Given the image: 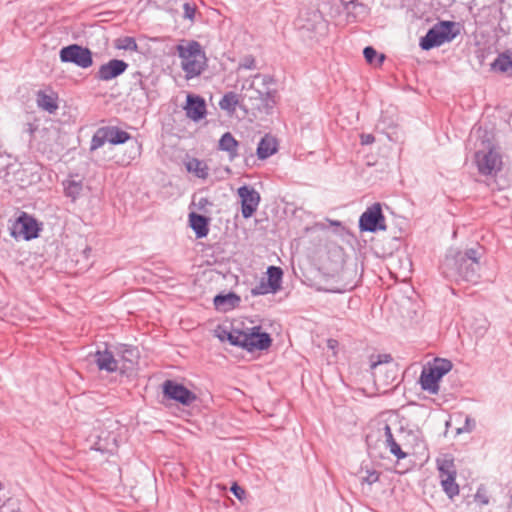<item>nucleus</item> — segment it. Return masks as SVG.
<instances>
[{
	"label": "nucleus",
	"mask_w": 512,
	"mask_h": 512,
	"mask_svg": "<svg viewBox=\"0 0 512 512\" xmlns=\"http://www.w3.org/2000/svg\"><path fill=\"white\" fill-rule=\"evenodd\" d=\"M480 249L469 248L464 251L450 249L441 263L442 275L457 283L476 284L480 278Z\"/></svg>",
	"instance_id": "1"
},
{
	"label": "nucleus",
	"mask_w": 512,
	"mask_h": 512,
	"mask_svg": "<svg viewBox=\"0 0 512 512\" xmlns=\"http://www.w3.org/2000/svg\"><path fill=\"white\" fill-rule=\"evenodd\" d=\"M181 60L180 66L187 80L200 76L208 67V59L202 45L196 40L183 39L175 47Z\"/></svg>",
	"instance_id": "2"
},
{
	"label": "nucleus",
	"mask_w": 512,
	"mask_h": 512,
	"mask_svg": "<svg viewBox=\"0 0 512 512\" xmlns=\"http://www.w3.org/2000/svg\"><path fill=\"white\" fill-rule=\"evenodd\" d=\"M453 365L450 360L436 358L433 364L428 367H424L420 375L421 388L432 394H436L439 391V381L447 374Z\"/></svg>",
	"instance_id": "3"
},
{
	"label": "nucleus",
	"mask_w": 512,
	"mask_h": 512,
	"mask_svg": "<svg viewBox=\"0 0 512 512\" xmlns=\"http://www.w3.org/2000/svg\"><path fill=\"white\" fill-rule=\"evenodd\" d=\"M456 23L452 21H440L428 30L426 35L420 40V47L422 50H430L434 47H439L446 42L452 41L457 32L453 31Z\"/></svg>",
	"instance_id": "4"
},
{
	"label": "nucleus",
	"mask_w": 512,
	"mask_h": 512,
	"mask_svg": "<svg viewBox=\"0 0 512 512\" xmlns=\"http://www.w3.org/2000/svg\"><path fill=\"white\" fill-rule=\"evenodd\" d=\"M370 370L376 384L389 386L396 379L397 369L390 354L371 355Z\"/></svg>",
	"instance_id": "5"
},
{
	"label": "nucleus",
	"mask_w": 512,
	"mask_h": 512,
	"mask_svg": "<svg viewBox=\"0 0 512 512\" xmlns=\"http://www.w3.org/2000/svg\"><path fill=\"white\" fill-rule=\"evenodd\" d=\"M40 229L37 220L33 216L26 212H21L12 223L10 234L16 240L21 238L29 241L39 236Z\"/></svg>",
	"instance_id": "6"
},
{
	"label": "nucleus",
	"mask_w": 512,
	"mask_h": 512,
	"mask_svg": "<svg viewBox=\"0 0 512 512\" xmlns=\"http://www.w3.org/2000/svg\"><path fill=\"white\" fill-rule=\"evenodd\" d=\"M272 339L267 332H262L260 326L241 329L240 347L253 352L255 350H266L271 346Z\"/></svg>",
	"instance_id": "7"
},
{
	"label": "nucleus",
	"mask_w": 512,
	"mask_h": 512,
	"mask_svg": "<svg viewBox=\"0 0 512 512\" xmlns=\"http://www.w3.org/2000/svg\"><path fill=\"white\" fill-rule=\"evenodd\" d=\"M59 57L63 63H73L76 66L86 69L92 66L93 58L90 49L78 44H71L60 50Z\"/></svg>",
	"instance_id": "8"
},
{
	"label": "nucleus",
	"mask_w": 512,
	"mask_h": 512,
	"mask_svg": "<svg viewBox=\"0 0 512 512\" xmlns=\"http://www.w3.org/2000/svg\"><path fill=\"white\" fill-rule=\"evenodd\" d=\"M359 228L361 231L376 232L385 230V217L379 203H374L366 209L359 218Z\"/></svg>",
	"instance_id": "9"
},
{
	"label": "nucleus",
	"mask_w": 512,
	"mask_h": 512,
	"mask_svg": "<svg viewBox=\"0 0 512 512\" xmlns=\"http://www.w3.org/2000/svg\"><path fill=\"white\" fill-rule=\"evenodd\" d=\"M238 196L241 199V214L243 218L248 219L257 211L260 204V194L252 186L243 185L238 188Z\"/></svg>",
	"instance_id": "10"
},
{
	"label": "nucleus",
	"mask_w": 512,
	"mask_h": 512,
	"mask_svg": "<svg viewBox=\"0 0 512 512\" xmlns=\"http://www.w3.org/2000/svg\"><path fill=\"white\" fill-rule=\"evenodd\" d=\"M163 393L168 399L177 401L185 406L191 405L197 399L192 391L173 380H166L163 383Z\"/></svg>",
	"instance_id": "11"
},
{
	"label": "nucleus",
	"mask_w": 512,
	"mask_h": 512,
	"mask_svg": "<svg viewBox=\"0 0 512 512\" xmlns=\"http://www.w3.org/2000/svg\"><path fill=\"white\" fill-rule=\"evenodd\" d=\"M475 162L480 174L491 175L500 170L502 161L500 155L493 149L489 151H477Z\"/></svg>",
	"instance_id": "12"
},
{
	"label": "nucleus",
	"mask_w": 512,
	"mask_h": 512,
	"mask_svg": "<svg viewBox=\"0 0 512 512\" xmlns=\"http://www.w3.org/2000/svg\"><path fill=\"white\" fill-rule=\"evenodd\" d=\"M93 360L100 371H105L107 373H113L118 370H120L121 373H124L125 370L130 367L125 364L119 366V360L116 359L112 352L107 349L104 351H96L93 354Z\"/></svg>",
	"instance_id": "13"
},
{
	"label": "nucleus",
	"mask_w": 512,
	"mask_h": 512,
	"mask_svg": "<svg viewBox=\"0 0 512 512\" xmlns=\"http://www.w3.org/2000/svg\"><path fill=\"white\" fill-rule=\"evenodd\" d=\"M127 68L128 63L124 60L111 59L99 67L96 78L101 81H110L123 74Z\"/></svg>",
	"instance_id": "14"
},
{
	"label": "nucleus",
	"mask_w": 512,
	"mask_h": 512,
	"mask_svg": "<svg viewBox=\"0 0 512 512\" xmlns=\"http://www.w3.org/2000/svg\"><path fill=\"white\" fill-rule=\"evenodd\" d=\"M186 115L193 121H199L206 116L205 100L197 95L189 94L186 101Z\"/></svg>",
	"instance_id": "15"
},
{
	"label": "nucleus",
	"mask_w": 512,
	"mask_h": 512,
	"mask_svg": "<svg viewBox=\"0 0 512 512\" xmlns=\"http://www.w3.org/2000/svg\"><path fill=\"white\" fill-rule=\"evenodd\" d=\"M93 447L102 453H112L117 448L116 435L106 430H101L96 436Z\"/></svg>",
	"instance_id": "16"
},
{
	"label": "nucleus",
	"mask_w": 512,
	"mask_h": 512,
	"mask_svg": "<svg viewBox=\"0 0 512 512\" xmlns=\"http://www.w3.org/2000/svg\"><path fill=\"white\" fill-rule=\"evenodd\" d=\"M209 222L210 218L191 212L189 214L190 227L195 232L197 238H204L209 233Z\"/></svg>",
	"instance_id": "17"
},
{
	"label": "nucleus",
	"mask_w": 512,
	"mask_h": 512,
	"mask_svg": "<svg viewBox=\"0 0 512 512\" xmlns=\"http://www.w3.org/2000/svg\"><path fill=\"white\" fill-rule=\"evenodd\" d=\"M240 301L241 299L238 295L230 292L227 294L216 295L214 297L213 303L218 311L227 312L237 307Z\"/></svg>",
	"instance_id": "18"
},
{
	"label": "nucleus",
	"mask_w": 512,
	"mask_h": 512,
	"mask_svg": "<svg viewBox=\"0 0 512 512\" xmlns=\"http://www.w3.org/2000/svg\"><path fill=\"white\" fill-rule=\"evenodd\" d=\"M78 175H70L63 181L64 194L72 201H76L83 191V180L76 179Z\"/></svg>",
	"instance_id": "19"
},
{
	"label": "nucleus",
	"mask_w": 512,
	"mask_h": 512,
	"mask_svg": "<svg viewBox=\"0 0 512 512\" xmlns=\"http://www.w3.org/2000/svg\"><path fill=\"white\" fill-rule=\"evenodd\" d=\"M238 146V141L230 132L224 133L221 136L218 144L219 150L228 153L230 161H233L236 157H238Z\"/></svg>",
	"instance_id": "20"
},
{
	"label": "nucleus",
	"mask_w": 512,
	"mask_h": 512,
	"mask_svg": "<svg viewBox=\"0 0 512 512\" xmlns=\"http://www.w3.org/2000/svg\"><path fill=\"white\" fill-rule=\"evenodd\" d=\"M277 152V141L270 135H265L257 147V156L259 159H267Z\"/></svg>",
	"instance_id": "21"
},
{
	"label": "nucleus",
	"mask_w": 512,
	"mask_h": 512,
	"mask_svg": "<svg viewBox=\"0 0 512 512\" xmlns=\"http://www.w3.org/2000/svg\"><path fill=\"white\" fill-rule=\"evenodd\" d=\"M491 69L512 76V52L507 50L500 53L491 64Z\"/></svg>",
	"instance_id": "22"
},
{
	"label": "nucleus",
	"mask_w": 512,
	"mask_h": 512,
	"mask_svg": "<svg viewBox=\"0 0 512 512\" xmlns=\"http://www.w3.org/2000/svg\"><path fill=\"white\" fill-rule=\"evenodd\" d=\"M436 465L439 472V478H444V476L450 474L457 475L454 458L449 454H445L437 458Z\"/></svg>",
	"instance_id": "23"
},
{
	"label": "nucleus",
	"mask_w": 512,
	"mask_h": 512,
	"mask_svg": "<svg viewBox=\"0 0 512 512\" xmlns=\"http://www.w3.org/2000/svg\"><path fill=\"white\" fill-rule=\"evenodd\" d=\"M188 172L195 174L198 178L206 179L208 177V165L197 158H192L186 163Z\"/></svg>",
	"instance_id": "24"
},
{
	"label": "nucleus",
	"mask_w": 512,
	"mask_h": 512,
	"mask_svg": "<svg viewBox=\"0 0 512 512\" xmlns=\"http://www.w3.org/2000/svg\"><path fill=\"white\" fill-rule=\"evenodd\" d=\"M106 130L108 142L113 145L123 144L131 138V135L128 132L119 129L116 126H106Z\"/></svg>",
	"instance_id": "25"
},
{
	"label": "nucleus",
	"mask_w": 512,
	"mask_h": 512,
	"mask_svg": "<svg viewBox=\"0 0 512 512\" xmlns=\"http://www.w3.org/2000/svg\"><path fill=\"white\" fill-rule=\"evenodd\" d=\"M283 271L280 267L269 266L267 269L268 287L277 292L281 288Z\"/></svg>",
	"instance_id": "26"
},
{
	"label": "nucleus",
	"mask_w": 512,
	"mask_h": 512,
	"mask_svg": "<svg viewBox=\"0 0 512 512\" xmlns=\"http://www.w3.org/2000/svg\"><path fill=\"white\" fill-rule=\"evenodd\" d=\"M36 101L39 108L49 113H54L58 109L56 98L53 95H48L43 91H39L37 93Z\"/></svg>",
	"instance_id": "27"
},
{
	"label": "nucleus",
	"mask_w": 512,
	"mask_h": 512,
	"mask_svg": "<svg viewBox=\"0 0 512 512\" xmlns=\"http://www.w3.org/2000/svg\"><path fill=\"white\" fill-rule=\"evenodd\" d=\"M457 475H447L444 478H440V483L445 494L453 499L455 496L459 494V485L456 483Z\"/></svg>",
	"instance_id": "28"
},
{
	"label": "nucleus",
	"mask_w": 512,
	"mask_h": 512,
	"mask_svg": "<svg viewBox=\"0 0 512 512\" xmlns=\"http://www.w3.org/2000/svg\"><path fill=\"white\" fill-rule=\"evenodd\" d=\"M238 104L239 96L232 91L225 93L221 100L219 101V107L230 114L236 111Z\"/></svg>",
	"instance_id": "29"
},
{
	"label": "nucleus",
	"mask_w": 512,
	"mask_h": 512,
	"mask_svg": "<svg viewBox=\"0 0 512 512\" xmlns=\"http://www.w3.org/2000/svg\"><path fill=\"white\" fill-rule=\"evenodd\" d=\"M363 55L367 63L375 66H381L385 60L384 54H378L372 46H367L363 50Z\"/></svg>",
	"instance_id": "30"
},
{
	"label": "nucleus",
	"mask_w": 512,
	"mask_h": 512,
	"mask_svg": "<svg viewBox=\"0 0 512 512\" xmlns=\"http://www.w3.org/2000/svg\"><path fill=\"white\" fill-rule=\"evenodd\" d=\"M106 142H108L106 126L98 128L92 137L90 150H97L100 147H102Z\"/></svg>",
	"instance_id": "31"
},
{
	"label": "nucleus",
	"mask_w": 512,
	"mask_h": 512,
	"mask_svg": "<svg viewBox=\"0 0 512 512\" xmlns=\"http://www.w3.org/2000/svg\"><path fill=\"white\" fill-rule=\"evenodd\" d=\"M220 340H227L231 345L240 347L241 329L232 328L230 331L223 330L219 335Z\"/></svg>",
	"instance_id": "32"
},
{
	"label": "nucleus",
	"mask_w": 512,
	"mask_h": 512,
	"mask_svg": "<svg viewBox=\"0 0 512 512\" xmlns=\"http://www.w3.org/2000/svg\"><path fill=\"white\" fill-rule=\"evenodd\" d=\"M254 93L257 94L256 98H259L261 101V106L258 105V109L264 108L266 110L271 109L275 104L274 94L275 92L268 91L265 94L259 90H253Z\"/></svg>",
	"instance_id": "33"
},
{
	"label": "nucleus",
	"mask_w": 512,
	"mask_h": 512,
	"mask_svg": "<svg viewBox=\"0 0 512 512\" xmlns=\"http://www.w3.org/2000/svg\"><path fill=\"white\" fill-rule=\"evenodd\" d=\"M116 47L118 49L129 50V51H136L138 49V45L136 43L135 38L130 37V36H126V37L117 39Z\"/></svg>",
	"instance_id": "34"
},
{
	"label": "nucleus",
	"mask_w": 512,
	"mask_h": 512,
	"mask_svg": "<svg viewBox=\"0 0 512 512\" xmlns=\"http://www.w3.org/2000/svg\"><path fill=\"white\" fill-rule=\"evenodd\" d=\"M386 448L389 449L390 453L393 454L397 459H404L407 457V453H405L400 445L396 442L394 438H391L387 442H385Z\"/></svg>",
	"instance_id": "35"
},
{
	"label": "nucleus",
	"mask_w": 512,
	"mask_h": 512,
	"mask_svg": "<svg viewBox=\"0 0 512 512\" xmlns=\"http://www.w3.org/2000/svg\"><path fill=\"white\" fill-rule=\"evenodd\" d=\"M268 293H275V291L268 287V282L265 279H262L251 289L252 296L266 295Z\"/></svg>",
	"instance_id": "36"
},
{
	"label": "nucleus",
	"mask_w": 512,
	"mask_h": 512,
	"mask_svg": "<svg viewBox=\"0 0 512 512\" xmlns=\"http://www.w3.org/2000/svg\"><path fill=\"white\" fill-rule=\"evenodd\" d=\"M136 357H137V354H136V350L134 348H125L122 352L119 363L123 362L122 364L126 365V362H128L130 365H133L134 359Z\"/></svg>",
	"instance_id": "37"
},
{
	"label": "nucleus",
	"mask_w": 512,
	"mask_h": 512,
	"mask_svg": "<svg viewBox=\"0 0 512 512\" xmlns=\"http://www.w3.org/2000/svg\"><path fill=\"white\" fill-rule=\"evenodd\" d=\"M196 13V6L191 3H184L183 4V17L186 19H189L190 21L194 20Z\"/></svg>",
	"instance_id": "38"
},
{
	"label": "nucleus",
	"mask_w": 512,
	"mask_h": 512,
	"mask_svg": "<svg viewBox=\"0 0 512 512\" xmlns=\"http://www.w3.org/2000/svg\"><path fill=\"white\" fill-rule=\"evenodd\" d=\"M380 473L376 470L367 471L366 475L362 477V483H367L368 485H372L379 480Z\"/></svg>",
	"instance_id": "39"
},
{
	"label": "nucleus",
	"mask_w": 512,
	"mask_h": 512,
	"mask_svg": "<svg viewBox=\"0 0 512 512\" xmlns=\"http://www.w3.org/2000/svg\"><path fill=\"white\" fill-rule=\"evenodd\" d=\"M230 490L233 493V495L239 500H242L245 497V490L242 487H240L237 483H234Z\"/></svg>",
	"instance_id": "40"
},
{
	"label": "nucleus",
	"mask_w": 512,
	"mask_h": 512,
	"mask_svg": "<svg viewBox=\"0 0 512 512\" xmlns=\"http://www.w3.org/2000/svg\"><path fill=\"white\" fill-rule=\"evenodd\" d=\"M241 68L244 69H254L255 68V60L251 56H247L243 59V62L240 64Z\"/></svg>",
	"instance_id": "41"
},
{
	"label": "nucleus",
	"mask_w": 512,
	"mask_h": 512,
	"mask_svg": "<svg viewBox=\"0 0 512 512\" xmlns=\"http://www.w3.org/2000/svg\"><path fill=\"white\" fill-rule=\"evenodd\" d=\"M375 141V137L372 134H362L361 135V144L369 145Z\"/></svg>",
	"instance_id": "42"
},
{
	"label": "nucleus",
	"mask_w": 512,
	"mask_h": 512,
	"mask_svg": "<svg viewBox=\"0 0 512 512\" xmlns=\"http://www.w3.org/2000/svg\"><path fill=\"white\" fill-rule=\"evenodd\" d=\"M355 286H356L355 284L346 283L342 288H336V289H332L330 291L331 292H336V293H344L346 291L352 290Z\"/></svg>",
	"instance_id": "43"
},
{
	"label": "nucleus",
	"mask_w": 512,
	"mask_h": 512,
	"mask_svg": "<svg viewBox=\"0 0 512 512\" xmlns=\"http://www.w3.org/2000/svg\"><path fill=\"white\" fill-rule=\"evenodd\" d=\"M24 131L26 133H28L29 136L32 138V137H34V135H35V133L37 131V126L35 124H33V123H27L26 126H25Z\"/></svg>",
	"instance_id": "44"
},
{
	"label": "nucleus",
	"mask_w": 512,
	"mask_h": 512,
	"mask_svg": "<svg viewBox=\"0 0 512 512\" xmlns=\"http://www.w3.org/2000/svg\"><path fill=\"white\" fill-rule=\"evenodd\" d=\"M10 165L8 156L0 154V171L5 170Z\"/></svg>",
	"instance_id": "45"
},
{
	"label": "nucleus",
	"mask_w": 512,
	"mask_h": 512,
	"mask_svg": "<svg viewBox=\"0 0 512 512\" xmlns=\"http://www.w3.org/2000/svg\"><path fill=\"white\" fill-rule=\"evenodd\" d=\"M383 430H384V435H385V442H387L391 438H394L393 434H392L391 427L389 426V424L384 423Z\"/></svg>",
	"instance_id": "46"
},
{
	"label": "nucleus",
	"mask_w": 512,
	"mask_h": 512,
	"mask_svg": "<svg viewBox=\"0 0 512 512\" xmlns=\"http://www.w3.org/2000/svg\"><path fill=\"white\" fill-rule=\"evenodd\" d=\"M210 201L207 199V198H201L199 201H198V208L200 210L204 209L206 205H210Z\"/></svg>",
	"instance_id": "47"
},
{
	"label": "nucleus",
	"mask_w": 512,
	"mask_h": 512,
	"mask_svg": "<svg viewBox=\"0 0 512 512\" xmlns=\"http://www.w3.org/2000/svg\"><path fill=\"white\" fill-rule=\"evenodd\" d=\"M140 147L141 146L136 142L134 146L133 156H131L132 159H135L137 156L140 155Z\"/></svg>",
	"instance_id": "48"
},
{
	"label": "nucleus",
	"mask_w": 512,
	"mask_h": 512,
	"mask_svg": "<svg viewBox=\"0 0 512 512\" xmlns=\"http://www.w3.org/2000/svg\"><path fill=\"white\" fill-rule=\"evenodd\" d=\"M335 345H337V341L336 340H333V339L328 340V346L330 348H334Z\"/></svg>",
	"instance_id": "49"
},
{
	"label": "nucleus",
	"mask_w": 512,
	"mask_h": 512,
	"mask_svg": "<svg viewBox=\"0 0 512 512\" xmlns=\"http://www.w3.org/2000/svg\"><path fill=\"white\" fill-rule=\"evenodd\" d=\"M41 133L42 134H48V131L44 129V130L41 131Z\"/></svg>",
	"instance_id": "50"
}]
</instances>
